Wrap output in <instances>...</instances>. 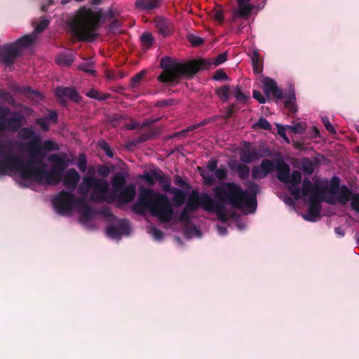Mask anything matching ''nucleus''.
I'll list each match as a JSON object with an SVG mask.
<instances>
[{
	"label": "nucleus",
	"mask_w": 359,
	"mask_h": 359,
	"mask_svg": "<svg viewBox=\"0 0 359 359\" xmlns=\"http://www.w3.org/2000/svg\"><path fill=\"white\" fill-rule=\"evenodd\" d=\"M142 177L150 185H153L156 182L161 180V176L156 172L145 173Z\"/></svg>",
	"instance_id": "5701e85b"
},
{
	"label": "nucleus",
	"mask_w": 359,
	"mask_h": 359,
	"mask_svg": "<svg viewBox=\"0 0 359 359\" xmlns=\"http://www.w3.org/2000/svg\"><path fill=\"white\" fill-rule=\"evenodd\" d=\"M100 15L90 8H83L69 22L72 34L79 40L93 41L97 36Z\"/></svg>",
	"instance_id": "423d86ee"
},
{
	"label": "nucleus",
	"mask_w": 359,
	"mask_h": 359,
	"mask_svg": "<svg viewBox=\"0 0 359 359\" xmlns=\"http://www.w3.org/2000/svg\"><path fill=\"white\" fill-rule=\"evenodd\" d=\"M185 235L189 238H201V232L196 226L186 227Z\"/></svg>",
	"instance_id": "bb28decb"
},
{
	"label": "nucleus",
	"mask_w": 359,
	"mask_h": 359,
	"mask_svg": "<svg viewBox=\"0 0 359 359\" xmlns=\"http://www.w3.org/2000/svg\"><path fill=\"white\" fill-rule=\"evenodd\" d=\"M102 0H91L92 5H99L101 3Z\"/></svg>",
	"instance_id": "bf43d9fd"
},
{
	"label": "nucleus",
	"mask_w": 359,
	"mask_h": 359,
	"mask_svg": "<svg viewBox=\"0 0 359 359\" xmlns=\"http://www.w3.org/2000/svg\"><path fill=\"white\" fill-rule=\"evenodd\" d=\"M19 137L22 140H28L27 153L31 149H35L41 142V135L34 131L32 128H23L19 132Z\"/></svg>",
	"instance_id": "f8f14e48"
},
{
	"label": "nucleus",
	"mask_w": 359,
	"mask_h": 359,
	"mask_svg": "<svg viewBox=\"0 0 359 359\" xmlns=\"http://www.w3.org/2000/svg\"><path fill=\"white\" fill-rule=\"evenodd\" d=\"M274 170L276 171L277 179L285 185L290 194L298 197L297 186L299 182H302V174L298 170L291 172L289 165L282 160L273 161L267 158L263 159L260 165L252 168V177L254 180L264 179Z\"/></svg>",
	"instance_id": "39448f33"
},
{
	"label": "nucleus",
	"mask_w": 359,
	"mask_h": 359,
	"mask_svg": "<svg viewBox=\"0 0 359 359\" xmlns=\"http://www.w3.org/2000/svg\"><path fill=\"white\" fill-rule=\"evenodd\" d=\"M98 145H99L100 148L102 149L105 152V154L108 157L113 158V156H114L113 151L111 150L109 144L107 142H105L104 140H100L98 142Z\"/></svg>",
	"instance_id": "c85d7f7f"
},
{
	"label": "nucleus",
	"mask_w": 359,
	"mask_h": 359,
	"mask_svg": "<svg viewBox=\"0 0 359 359\" xmlns=\"http://www.w3.org/2000/svg\"><path fill=\"white\" fill-rule=\"evenodd\" d=\"M55 1H57V0H48V5L53 4Z\"/></svg>",
	"instance_id": "680f3d73"
},
{
	"label": "nucleus",
	"mask_w": 359,
	"mask_h": 359,
	"mask_svg": "<svg viewBox=\"0 0 359 359\" xmlns=\"http://www.w3.org/2000/svg\"><path fill=\"white\" fill-rule=\"evenodd\" d=\"M231 93V88L229 86H224L217 90V95L224 102H226L229 100Z\"/></svg>",
	"instance_id": "4be33fe9"
},
{
	"label": "nucleus",
	"mask_w": 359,
	"mask_h": 359,
	"mask_svg": "<svg viewBox=\"0 0 359 359\" xmlns=\"http://www.w3.org/2000/svg\"><path fill=\"white\" fill-rule=\"evenodd\" d=\"M335 233L336 234L343 236L344 235V230L341 229L340 227L335 228Z\"/></svg>",
	"instance_id": "13d9d810"
},
{
	"label": "nucleus",
	"mask_w": 359,
	"mask_h": 359,
	"mask_svg": "<svg viewBox=\"0 0 359 359\" xmlns=\"http://www.w3.org/2000/svg\"><path fill=\"white\" fill-rule=\"evenodd\" d=\"M299 182L297 186V189L299 191V196L294 198L298 200L302 198L305 202L309 203V212L304 215V218L310 222H315L318 219L320 211V202L323 201V196L320 191V185L313 184L309 179H304L302 183Z\"/></svg>",
	"instance_id": "0eeeda50"
},
{
	"label": "nucleus",
	"mask_w": 359,
	"mask_h": 359,
	"mask_svg": "<svg viewBox=\"0 0 359 359\" xmlns=\"http://www.w3.org/2000/svg\"><path fill=\"white\" fill-rule=\"evenodd\" d=\"M55 95L61 102H65L66 99L79 102V99L77 92L74 88L69 87L57 88L55 90Z\"/></svg>",
	"instance_id": "4468645a"
},
{
	"label": "nucleus",
	"mask_w": 359,
	"mask_h": 359,
	"mask_svg": "<svg viewBox=\"0 0 359 359\" xmlns=\"http://www.w3.org/2000/svg\"><path fill=\"white\" fill-rule=\"evenodd\" d=\"M286 127L292 132L298 134L303 133L306 130V125L303 122H293L291 126H287Z\"/></svg>",
	"instance_id": "b1692460"
},
{
	"label": "nucleus",
	"mask_w": 359,
	"mask_h": 359,
	"mask_svg": "<svg viewBox=\"0 0 359 359\" xmlns=\"http://www.w3.org/2000/svg\"><path fill=\"white\" fill-rule=\"evenodd\" d=\"M74 61V55L71 53L60 55L56 60L57 64L62 66H69Z\"/></svg>",
	"instance_id": "aec40b11"
},
{
	"label": "nucleus",
	"mask_w": 359,
	"mask_h": 359,
	"mask_svg": "<svg viewBox=\"0 0 359 359\" xmlns=\"http://www.w3.org/2000/svg\"><path fill=\"white\" fill-rule=\"evenodd\" d=\"M61 174L64 187L68 190H62L52 198V204L55 212L61 215H68L73 210L80 214V222L85 226L90 228L93 210L88 205L86 198H77L74 194L80 180L79 172L74 168H69Z\"/></svg>",
	"instance_id": "7ed1b4c3"
},
{
	"label": "nucleus",
	"mask_w": 359,
	"mask_h": 359,
	"mask_svg": "<svg viewBox=\"0 0 359 359\" xmlns=\"http://www.w3.org/2000/svg\"><path fill=\"white\" fill-rule=\"evenodd\" d=\"M131 232V226L128 219H118L116 225L107 228V236L114 240H120L123 236H128Z\"/></svg>",
	"instance_id": "9b49d317"
},
{
	"label": "nucleus",
	"mask_w": 359,
	"mask_h": 359,
	"mask_svg": "<svg viewBox=\"0 0 359 359\" xmlns=\"http://www.w3.org/2000/svg\"><path fill=\"white\" fill-rule=\"evenodd\" d=\"M302 170L308 174H311L313 172V165L311 161L305 159L302 163Z\"/></svg>",
	"instance_id": "473e14b6"
},
{
	"label": "nucleus",
	"mask_w": 359,
	"mask_h": 359,
	"mask_svg": "<svg viewBox=\"0 0 359 359\" xmlns=\"http://www.w3.org/2000/svg\"><path fill=\"white\" fill-rule=\"evenodd\" d=\"M278 135L287 142L289 143V138L286 135V128L280 125H277Z\"/></svg>",
	"instance_id": "a19ab883"
},
{
	"label": "nucleus",
	"mask_w": 359,
	"mask_h": 359,
	"mask_svg": "<svg viewBox=\"0 0 359 359\" xmlns=\"http://www.w3.org/2000/svg\"><path fill=\"white\" fill-rule=\"evenodd\" d=\"M245 187L246 190L244 191L234 182L222 184L215 189L219 198L217 201L206 193L192 191L180 214L175 212L167 195L144 188L141 189L132 210L142 216L148 211L162 223L178 220L188 224L192 213L201 208L207 212H215L222 223L231 220L241 231L246 225L236 215V210H241L244 214L254 213L257 209V195L259 191L258 184L253 182H248Z\"/></svg>",
	"instance_id": "f257e3e1"
},
{
	"label": "nucleus",
	"mask_w": 359,
	"mask_h": 359,
	"mask_svg": "<svg viewBox=\"0 0 359 359\" xmlns=\"http://www.w3.org/2000/svg\"><path fill=\"white\" fill-rule=\"evenodd\" d=\"M227 59L226 53H221L213 60L205 59L191 61L188 63H181L172 60L170 57H165L161 60V67L163 72L158 76L159 81L174 84L182 77L196 74L200 70L208 68L211 65L215 66L224 62Z\"/></svg>",
	"instance_id": "20e7f679"
},
{
	"label": "nucleus",
	"mask_w": 359,
	"mask_h": 359,
	"mask_svg": "<svg viewBox=\"0 0 359 359\" xmlns=\"http://www.w3.org/2000/svg\"><path fill=\"white\" fill-rule=\"evenodd\" d=\"M148 125H149V123H141L140 122L133 121V122L126 125V127L128 130H134V129L141 128L147 126Z\"/></svg>",
	"instance_id": "58836bf2"
},
{
	"label": "nucleus",
	"mask_w": 359,
	"mask_h": 359,
	"mask_svg": "<svg viewBox=\"0 0 359 359\" xmlns=\"http://www.w3.org/2000/svg\"><path fill=\"white\" fill-rule=\"evenodd\" d=\"M76 165L79 170L84 172L87 168V158L85 154L81 153L78 156Z\"/></svg>",
	"instance_id": "a878e982"
},
{
	"label": "nucleus",
	"mask_w": 359,
	"mask_h": 359,
	"mask_svg": "<svg viewBox=\"0 0 359 359\" xmlns=\"http://www.w3.org/2000/svg\"><path fill=\"white\" fill-rule=\"evenodd\" d=\"M70 1L71 0H61L60 3H61V4L65 5L67 3H69Z\"/></svg>",
	"instance_id": "052dcab7"
},
{
	"label": "nucleus",
	"mask_w": 359,
	"mask_h": 359,
	"mask_svg": "<svg viewBox=\"0 0 359 359\" xmlns=\"http://www.w3.org/2000/svg\"><path fill=\"white\" fill-rule=\"evenodd\" d=\"M268 149H257L252 147L250 142H244L240 149V160L244 163H250L255 160L264 157Z\"/></svg>",
	"instance_id": "9d476101"
},
{
	"label": "nucleus",
	"mask_w": 359,
	"mask_h": 359,
	"mask_svg": "<svg viewBox=\"0 0 359 359\" xmlns=\"http://www.w3.org/2000/svg\"><path fill=\"white\" fill-rule=\"evenodd\" d=\"M250 0H237L238 8L235 11V15L244 18L248 16L255 8V6L250 4Z\"/></svg>",
	"instance_id": "dca6fc26"
},
{
	"label": "nucleus",
	"mask_w": 359,
	"mask_h": 359,
	"mask_svg": "<svg viewBox=\"0 0 359 359\" xmlns=\"http://www.w3.org/2000/svg\"><path fill=\"white\" fill-rule=\"evenodd\" d=\"M156 27L158 32L163 36L169 35L172 31V25L165 18H158L156 20Z\"/></svg>",
	"instance_id": "f3484780"
},
{
	"label": "nucleus",
	"mask_w": 359,
	"mask_h": 359,
	"mask_svg": "<svg viewBox=\"0 0 359 359\" xmlns=\"http://www.w3.org/2000/svg\"><path fill=\"white\" fill-rule=\"evenodd\" d=\"M98 172L101 175L107 177L109 174V169L107 166H101L98 168Z\"/></svg>",
	"instance_id": "8fccbe9b"
},
{
	"label": "nucleus",
	"mask_w": 359,
	"mask_h": 359,
	"mask_svg": "<svg viewBox=\"0 0 359 359\" xmlns=\"http://www.w3.org/2000/svg\"><path fill=\"white\" fill-rule=\"evenodd\" d=\"M159 0H137L135 7L140 11H149L158 6Z\"/></svg>",
	"instance_id": "6ab92c4d"
},
{
	"label": "nucleus",
	"mask_w": 359,
	"mask_h": 359,
	"mask_svg": "<svg viewBox=\"0 0 359 359\" xmlns=\"http://www.w3.org/2000/svg\"><path fill=\"white\" fill-rule=\"evenodd\" d=\"M49 25V21L46 18H42L35 26L34 31L31 34L25 35L15 43L4 46L0 53L1 61L8 66L13 64L14 59L25 48L29 47L36 39V35L43 32Z\"/></svg>",
	"instance_id": "6e6552de"
},
{
	"label": "nucleus",
	"mask_w": 359,
	"mask_h": 359,
	"mask_svg": "<svg viewBox=\"0 0 359 359\" xmlns=\"http://www.w3.org/2000/svg\"><path fill=\"white\" fill-rule=\"evenodd\" d=\"M112 192L109 191V183L106 180L86 176L78 186L77 192L86 198L90 193V198L95 202L106 201L111 203L118 201L121 204L131 202L135 197L136 189L133 184L126 185V177L117 174L112 177Z\"/></svg>",
	"instance_id": "f03ea898"
},
{
	"label": "nucleus",
	"mask_w": 359,
	"mask_h": 359,
	"mask_svg": "<svg viewBox=\"0 0 359 359\" xmlns=\"http://www.w3.org/2000/svg\"><path fill=\"white\" fill-rule=\"evenodd\" d=\"M190 41L193 46H197L203 43V39L200 37H192Z\"/></svg>",
	"instance_id": "864d4df0"
},
{
	"label": "nucleus",
	"mask_w": 359,
	"mask_h": 359,
	"mask_svg": "<svg viewBox=\"0 0 359 359\" xmlns=\"http://www.w3.org/2000/svg\"><path fill=\"white\" fill-rule=\"evenodd\" d=\"M208 123V121L205 120V121H201V123H199L198 124L193 125L192 126L188 128V130H193L194 129L198 128L200 126H205Z\"/></svg>",
	"instance_id": "6e6d98bb"
},
{
	"label": "nucleus",
	"mask_w": 359,
	"mask_h": 359,
	"mask_svg": "<svg viewBox=\"0 0 359 359\" xmlns=\"http://www.w3.org/2000/svg\"><path fill=\"white\" fill-rule=\"evenodd\" d=\"M252 96L255 100H257L261 104H264L266 102L265 97L263 96L262 94L257 90H253Z\"/></svg>",
	"instance_id": "37998d69"
},
{
	"label": "nucleus",
	"mask_w": 359,
	"mask_h": 359,
	"mask_svg": "<svg viewBox=\"0 0 359 359\" xmlns=\"http://www.w3.org/2000/svg\"><path fill=\"white\" fill-rule=\"evenodd\" d=\"M35 123L44 131H48L50 128V122L48 118L42 117L36 119Z\"/></svg>",
	"instance_id": "7c9ffc66"
},
{
	"label": "nucleus",
	"mask_w": 359,
	"mask_h": 359,
	"mask_svg": "<svg viewBox=\"0 0 359 359\" xmlns=\"http://www.w3.org/2000/svg\"><path fill=\"white\" fill-rule=\"evenodd\" d=\"M232 93H233L236 100L239 102H245L248 99H250V95L244 93L238 86L235 88Z\"/></svg>",
	"instance_id": "412c9836"
},
{
	"label": "nucleus",
	"mask_w": 359,
	"mask_h": 359,
	"mask_svg": "<svg viewBox=\"0 0 359 359\" xmlns=\"http://www.w3.org/2000/svg\"><path fill=\"white\" fill-rule=\"evenodd\" d=\"M320 185L323 201L330 204H346L351 199V191L345 185H339V179L333 177L330 182L321 180L315 183Z\"/></svg>",
	"instance_id": "1a4fd4ad"
},
{
	"label": "nucleus",
	"mask_w": 359,
	"mask_h": 359,
	"mask_svg": "<svg viewBox=\"0 0 359 359\" xmlns=\"http://www.w3.org/2000/svg\"><path fill=\"white\" fill-rule=\"evenodd\" d=\"M45 118H48V121H52L53 123L57 122V113L54 111H50L48 116H45Z\"/></svg>",
	"instance_id": "09e8293b"
},
{
	"label": "nucleus",
	"mask_w": 359,
	"mask_h": 359,
	"mask_svg": "<svg viewBox=\"0 0 359 359\" xmlns=\"http://www.w3.org/2000/svg\"><path fill=\"white\" fill-rule=\"evenodd\" d=\"M261 82L263 84L264 94L267 97L270 96H273L276 98L282 97V91L277 87L274 80L269 77H264Z\"/></svg>",
	"instance_id": "ddd939ff"
},
{
	"label": "nucleus",
	"mask_w": 359,
	"mask_h": 359,
	"mask_svg": "<svg viewBox=\"0 0 359 359\" xmlns=\"http://www.w3.org/2000/svg\"><path fill=\"white\" fill-rule=\"evenodd\" d=\"M295 100L294 94H290L285 97V105L286 107L290 108L292 111H295V107L294 106V101Z\"/></svg>",
	"instance_id": "2f4dec72"
},
{
	"label": "nucleus",
	"mask_w": 359,
	"mask_h": 359,
	"mask_svg": "<svg viewBox=\"0 0 359 359\" xmlns=\"http://www.w3.org/2000/svg\"><path fill=\"white\" fill-rule=\"evenodd\" d=\"M20 92L23 94H31L35 96L38 100L42 99L41 94L36 90H34L30 87H23L20 90Z\"/></svg>",
	"instance_id": "72a5a7b5"
},
{
	"label": "nucleus",
	"mask_w": 359,
	"mask_h": 359,
	"mask_svg": "<svg viewBox=\"0 0 359 359\" xmlns=\"http://www.w3.org/2000/svg\"><path fill=\"white\" fill-rule=\"evenodd\" d=\"M322 121H323L325 127L326 128V129L329 132L332 133H336L334 127L330 123V121H329L327 117H322Z\"/></svg>",
	"instance_id": "c03bdc74"
},
{
	"label": "nucleus",
	"mask_w": 359,
	"mask_h": 359,
	"mask_svg": "<svg viewBox=\"0 0 359 359\" xmlns=\"http://www.w3.org/2000/svg\"><path fill=\"white\" fill-rule=\"evenodd\" d=\"M227 78V74L222 71H217L213 76V79L216 81L226 80Z\"/></svg>",
	"instance_id": "a18cd8bd"
},
{
	"label": "nucleus",
	"mask_w": 359,
	"mask_h": 359,
	"mask_svg": "<svg viewBox=\"0 0 359 359\" xmlns=\"http://www.w3.org/2000/svg\"><path fill=\"white\" fill-rule=\"evenodd\" d=\"M217 232L221 236H224L227 233L226 228L223 226V224H217Z\"/></svg>",
	"instance_id": "603ef678"
},
{
	"label": "nucleus",
	"mask_w": 359,
	"mask_h": 359,
	"mask_svg": "<svg viewBox=\"0 0 359 359\" xmlns=\"http://www.w3.org/2000/svg\"><path fill=\"white\" fill-rule=\"evenodd\" d=\"M146 71L142 70V72L137 74L133 79H132V86L133 87L136 86L137 84L140 83L141 79L143 78V76L145 75Z\"/></svg>",
	"instance_id": "ea45409f"
},
{
	"label": "nucleus",
	"mask_w": 359,
	"mask_h": 359,
	"mask_svg": "<svg viewBox=\"0 0 359 359\" xmlns=\"http://www.w3.org/2000/svg\"><path fill=\"white\" fill-rule=\"evenodd\" d=\"M212 18L219 22H222L224 20V14L222 10L215 9L211 13Z\"/></svg>",
	"instance_id": "e433bc0d"
},
{
	"label": "nucleus",
	"mask_w": 359,
	"mask_h": 359,
	"mask_svg": "<svg viewBox=\"0 0 359 359\" xmlns=\"http://www.w3.org/2000/svg\"><path fill=\"white\" fill-rule=\"evenodd\" d=\"M86 95L88 97H91V98H95V99H97V100L102 99V97H99L98 92L95 90H90Z\"/></svg>",
	"instance_id": "3c124183"
},
{
	"label": "nucleus",
	"mask_w": 359,
	"mask_h": 359,
	"mask_svg": "<svg viewBox=\"0 0 359 359\" xmlns=\"http://www.w3.org/2000/svg\"><path fill=\"white\" fill-rule=\"evenodd\" d=\"M253 70L255 74H259L262 72V68L260 67L259 57L257 51H253V55L252 57Z\"/></svg>",
	"instance_id": "cd10ccee"
},
{
	"label": "nucleus",
	"mask_w": 359,
	"mask_h": 359,
	"mask_svg": "<svg viewBox=\"0 0 359 359\" xmlns=\"http://www.w3.org/2000/svg\"><path fill=\"white\" fill-rule=\"evenodd\" d=\"M215 176L219 180H225L227 177V171L224 168H219L215 171Z\"/></svg>",
	"instance_id": "c9c22d12"
},
{
	"label": "nucleus",
	"mask_w": 359,
	"mask_h": 359,
	"mask_svg": "<svg viewBox=\"0 0 359 359\" xmlns=\"http://www.w3.org/2000/svg\"><path fill=\"white\" fill-rule=\"evenodd\" d=\"M81 69L83 71L90 73V74H93L95 71L91 69V67L88 65H83L80 67Z\"/></svg>",
	"instance_id": "5fc2aeb1"
},
{
	"label": "nucleus",
	"mask_w": 359,
	"mask_h": 359,
	"mask_svg": "<svg viewBox=\"0 0 359 359\" xmlns=\"http://www.w3.org/2000/svg\"><path fill=\"white\" fill-rule=\"evenodd\" d=\"M201 176L203 178L204 182L206 184L211 185L214 182V178L212 175H209L205 172L201 173Z\"/></svg>",
	"instance_id": "49530a36"
},
{
	"label": "nucleus",
	"mask_w": 359,
	"mask_h": 359,
	"mask_svg": "<svg viewBox=\"0 0 359 359\" xmlns=\"http://www.w3.org/2000/svg\"><path fill=\"white\" fill-rule=\"evenodd\" d=\"M147 232L156 241H161L163 238V233L154 226H149L147 229Z\"/></svg>",
	"instance_id": "393cba45"
},
{
	"label": "nucleus",
	"mask_w": 359,
	"mask_h": 359,
	"mask_svg": "<svg viewBox=\"0 0 359 359\" xmlns=\"http://www.w3.org/2000/svg\"><path fill=\"white\" fill-rule=\"evenodd\" d=\"M170 194L172 195V201L175 207H181L186 201V193L178 188H172Z\"/></svg>",
	"instance_id": "a211bd4d"
},
{
	"label": "nucleus",
	"mask_w": 359,
	"mask_h": 359,
	"mask_svg": "<svg viewBox=\"0 0 359 359\" xmlns=\"http://www.w3.org/2000/svg\"><path fill=\"white\" fill-rule=\"evenodd\" d=\"M257 126L264 130H269L271 128V125L269 122L264 118H261L259 119V121L257 123Z\"/></svg>",
	"instance_id": "79ce46f5"
},
{
	"label": "nucleus",
	"mask_w": 359,
	"mask_h": 359,
	"mask_svg": "<svg viewBox=\"0 0 359 359\" xmlns=\"http://www.w3.org/2000/svg\"><path fill=\"white\" fill-rule=\"evenodd\" d=\"M41 10L43 11H45L46 10V6L45 4H42L41 6Z\"/></svg>",
	"instance_id": "e2e57ef3"
},
{
	"label": "nucleus",
	"mask_w": 359,
	"mask_h": 359,
	"mask_svg": "<svg viewBox=\"0 0 359 359\" xmlns=\"http://www.w3.org/2000/svg\"><path fill=\"white\" fill-rule=\"evenodd\" d=\"M154 41L151 34L149 32L144 33L141 36V42L147 48H149Z\"/></svg>",
	"instance_id": "c756f323"
},
{
	"label": "nucleus",
	"mask_w": 359,
	"mask_h": 359,
	"mask_svg": "<svg viewBox=\"0 0 359 359\" xmlns=\"http://www.w3.org/2000/svg\"><path fill=\"white\" fill-rule=\"evenodd\" d=\"M106 217H114V215L109 209H104L101 211Z\"/></svg>",
	"instance_id": "4d7b16f0"
},
{
	"label": "nucleus",
	"mask_w": 359,
	"mask_h": 359,
	"mask_svg": "<svg viewBox=\"0 0 359 359\" xmlns=\"http://www.w3.org/2000/svg\"><path fill=\"white\" fill-rule=\"evenodd\" d=\"M217 161L215 159H210L207 164V168L210 172H214L217 170Z\"/></svg>",
	"instance_id": "de8ad7c7"
},
{
	"label": "nucleus",
	"mask_w": 359,
	"mask_h": 359,
	"mask_svg": "<svg viewBox=\"0 0 359 359\" xmlns=\"http://www.w3.org/2000/svg\"><path fill=\"white\" fill-rule=\"evenodd\" d=\"M228 165L231 170L237 172L239 178L241 180H245L249 177V166L243 164L236 160L230 161L228 163Z\"/></svg>",
	"instance_id": "2eb2a0df"
},
{
	"label": "nucleus",
	"mask_w": 359,
	"mask_h": 359,
	"mask_svg": "<svg viewBox=\"0 0 359 359\" xmlns=\"http://www.w3.org/2000/svg\"><path fill=\"white\" fill-rule=\"evenodd\" d=\"M0 99L7 101L9 104L13 101L12 95L5 90H0Z\"/></svg>",
	"instance_id": "4c0bfd02"
},
{
	"label": "nucleus",
	"mask_w": 359,
	"mask_h": 359,
	"mask_svg": "<svg viewBox=\"0 0 359 359\" xmlns=\"http://www.w3.org/2000/svg\"><path fill=\"white\" fill-rule=\"evenodd\" d=\"M350 201L353 210L359 212V194H353L351 192Z\"/></svg>",
	"instance_id": "f704fd0d"
}]
</instances>
